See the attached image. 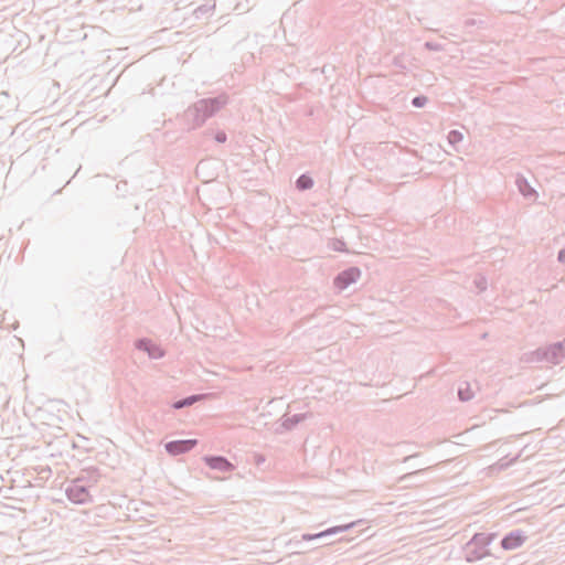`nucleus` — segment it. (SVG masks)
<instances>
[{"mask_svg": "<svg viewBox=\"0 0 565 565\" xmlns=\"http://www.w3.org/2000/svg\"><path fill=\"white\" fill-rule=\"evenodd\" d=\"M498 537L495 532H477L462 546V557L467 563H476L486 557L499 559L491 551V544Z\"/></svg>", "mask_w": 565, "mask_h": 565, "instance_id": "f03ea898", "label": "nucleus"}, {"mask_svg": "<svg viewBox=\"0 0 565 565\" xmlns=\"http://www.w3.org/2000/svg\"><path fill=\"white\" fill-rule=\"evenodd\" d=\"M462 132L457 129L450 130L447 135V140L455 150H457V146L462 141Z\"/></svg>", "mask_w": 565, "mask_h": 565, "instance_id": "f3484780", "label": "nucleus"}, {"mask_svg": "<svg viewBox=\"0 0 565 565\" xmlns=\"http://www.w3.org/2000/svg\"><path fill=\"white\" fill-rule=\"evenodd\" d=\"M67 499L74 504H88L93 502L89 489L72 480L65 489Z\"/></svg>", "mask_w": 565, "mask_h": 565, "instance_id": "20e7f679", "label": "nucleus"}, {"mask_svg": "<svg viewBox=\"0 0 565 565\" xmlns=\"http://www.w3.org/2000/svg\"><path fill=\"white\" fill-rule=\"evenodd\" d=\"M205 466L212 470H218L221 472H231L235 469V465L232 463L226 457L221 455H205L202 458Z\"/></svg>", "mask_w": 565, "mask_h": 565, "instance_id": "1a4fd4ad", "label": "nucleus"}, {"mask_svg": "<svg viewBox=\"0 0 565 565\" xmlns=\"http://www.w3.org/2000/svg\"><path fill=\"white\" fill-rule=\"evenodd\" d=\"M515 185L518 188V191L520 194L529 201H536L539 194L537 191L529 183L527 179L521 174L518 173L515 177Z\"/></svg>", "mask_w": 565, "mask_h": 565, "instance_id": "f8f14e48", "label": "nucleus"}, {"mask_svg": "<svg viewBox=\"0 0 565 565\" xmlns=\"http://www.w3.org/2000/svg\"><path fill=\"white\" fill-rule=\"evenodd\" d=\"M200 399V395H189L184 398H181L179 401H175L172 405V407L174 409H181V408H184V407H189L191 405H193L195 402H198Z\"/></svg>", "mask_w": 565, "mask_h": 565, "instance_id": "dca6fc26", "label": "nucleus"}, {"mask_svg": "<svg viewBox=\"0 0 565 565\" xmlns=\"http://www.w3.org/2000/svg\"><path fill=\"white\" fill-rule=\"evenodd\" d=\"M392 65L398 70L399 73H404L407 70V64L404 54H397L392 60Z\"/></svg>", "mask_w": 565, "mask_h": 565, "instance_id": "6ab92c4d", "label": "nucleus"}, {"mask_svg": "<svg viewBox=\"0 0 565 565\" xmlns=\"http://www.w3.org/2000/svg\"><path fill=\"white\" fill-rule=\"evenodd\" d=\"M313 184L315 181L309 173L300 174L295 182V186L299 191L310 190L313 186Z\"/></svg>", "mask_w": 565, "mask_h": 565, "instance_id": "4468645a", "label": "nucleus"}, {"mask_svg": "<svg viewBox=\"0 0 565 565\" xmlns=\"http://www.w3.org/2000/svg\"><path fill=\"white\" fill-rule=\"evenodd\" d=\"M475 285H476L477 289L479 290V292L484 291L488 286L486 277L480 276V277L476 278Z\"/></svg>", "mask_w": 565, "mask_h": 565, "instance_id": "393cba45", "label": "nucleus"}, {"mask_svg": "<svg viewBox=\"0 0 565 565\" xmlns=\"http://www.w3.org/2000/svg\"><path fill=\"white\" fill-rule=\"evenodd\" d=\"M527 535L523 530L516 529L508 532L500 542V546L504 551L515 550L524 544Z\"/></svg>", "mask_w": 565, "mask_h": 565, "instance_id": "6e6552de", "label": "nucleus"}, {"mask_svg": "<svg viewBox=\"0 0 565 565\" xmlns=\"http://www.w3.org/2000/svg\"><path fill=\"white\" fill-rule=\"evenodd\" d=\"M137 350L145 352L149 359L159 360L166 355L164 349L149 338H140L135 342Z\"/></svg>", "mask_w": 565, "mask_h": 565, "instance_id": "423d86ee", "label": "nucleus"}, {"mask_svg": "<svg viewBox=\"0 0 565 565\" xmlns=\"http://www.w3.org/2000/svg\"><path fill=\"white\" fill-rule=\"evenodd\" d=\"M331 248L335 252H347V243L343 238H334L330 244Z\"/></svg>", "mask_w": 565, "mask_h": 565, "instance_id": "412c9836", "label": "nucleus"}, {"mask_svg": "<svg viewBox=\"0 0 565 565\" xmlns=\"http://www.w3.org/2000/svg\"><path fill=\"white\" fill-rule=\"evenodd\" d=\"M198 439H177L164 444V449L170 456L184 455L198 446Z\"/></svg>", "mask_w": 565, "mask_h": 565, "instance_id": "0eeeda50", "label": "nucleus"}, {"mask_svg": "<svg viewBox=\"0 0 565 565\" xmlns=\"http://www.w3.org/2000/svg\"><path fill=\"white\" fill-rule=\"evenodd\" d=\"M215 9V1L212 0H207L204 4H201L195 10H194V14L196 18H200L202 15H205L207 13H210L212 10Z\"/></svg>", "mask_w": 565, "mask_h": 565, "instance_id": "a211bd4d", "label": "nucleus"}, {"mask_svg": "<svg viewBox=\"0 0 565 565\" xmlns=\"http://www.w3.org/2000/svg\"><path fill=\"white\" fill-rule=\"evenodd\" d=\"M308 417V414H294L291 416L284 415L281 417V427H284L285 430H291L295 427H297L301 422H303Z\"/></svg>", "mask_w": 565, "mask_h": 565, "instance_id": "ddd939ff", "label": "nucleus"}, {"mask_svg": "<svg viewBox=\"0 0 565 565\" xmlns=\"http://www.w3.org/2000/svg\"><path fill=\"white\" fill-rule=\"evenodd\" d=\"M457 395L461 402L470 401L473 397L470 384L468 382H462L458 387Z\"/></svg>", "mask_w": 565, "mask_h": 565, "instance_id": "2eb2a0df", "label": "nucleus"}, {"mask_svg": "<svg viewBox=\"0 0 565 565\" xmlns=\"http://www.w3.org/2000/svg\"><path fill=\"white\" fill-rule=\"evenodd\" d=\"M102 477L100 470L97 467H87L81 470L79 475L73 480L86 488H92L99 481Z\"/></svg>", "mask_w": 565, "mask_h": 565, "instance_id": "9d476101", "label": "nucleus"}, {"mask_svg": "<svg viewBox=\"0 0 565 565\" xmlns=\"http://www.w3.org/2000/svg\"><path fill=\"white\" fill-rule=\"evenodd\" d=\"M564 359L565 351L559 341L540 347L525 354V361L529 363L546 362L556 365Z\"/></svg>", "mask_w": 565, "mask_h": 565, "instance_id": "7ed1b4c3", "label": "nucleus"}, {"mask_svg": "<svg viewBox=\"0 0 565 565\" xmlns=\"http://www.w3.org/2000/svg\"><path fill=\"white\" fill-rule=\"evenodd\" d=\"M424 47L427 50V51H431V52H439L443 50V45L437 43V42H431V41H427L424 43Z\"/></svg>", "mask_w": 565, "mask_h": 565, "instance_id": "5701e85b", "label": "nucleus"}, {"mask_svg": "<svg viewBox=\"0 0 565 565\" xmlns=\"http://www.w3.org/2000/svg\"><path fill=\"white\" fill-rule=\"evenodd\" d=\"M355 524H356L355 522H351L348 524L331 526V527H328L318 533H305V534H302L301 539H302V541H313V540H318V539L329 537L331 535L347 532L350 529H352Z\"/></svg>", "mask_w": 565, "mask_h": 565, "instance_id": "9b49d317", "label": "nucleus"}, {"mask_svg": "<svg viewBox=\"0 0 565 565\" xmlns=\"http://www.w3.org/2000/svg\"><path fill=\"white\" fill-rule=\"evenodd\" d=\"M417 456H418V454H413V455L406 456V457H404L403 462H407V461H409L412 458L417 457Z\"/></svg>", "mask_w": 565, "mask_h": 565, "instance_id": "bb28decb", "label": "nucleus"}, {"mask_svg": "<svg viewBox=\"0 0 565 565\" xmlns=\"http://www.w3.org/2000/svg\"><path fill=\"white\" fill-rule=\"evenodd\" d=\"M204 134L205 136H213V139L217 143H225L227 140V135L224 130H217L216 132H213V130L207 129Z\"/></svg>", "mask_w": 565, "mask_h": 565, "instance_id": "aec40b11", "label": "nucleus"}, {"mask_svg": "<svg viewBox=\"0 0 565 565\" xmlns=\"http://www.w3.org/2000/svg\"><path fill=\"white\" fill-rule=\"evenodd\" d=\"M228 103V96L223 93L214 97L202 98L185 110V117L192 124L191 129H196L205 124Z\"/></svg>", "mask_w": 565, "mask_h": 565, "instance_id": "f257e3e1", "label": "nucleus"}, {"mask_svg": "<svg viewBox=\"0 0 565 565\" xmlns=\"http://www.w3.org/2000/svg\"><path fill=\"white\" fill-rule=\"evenodd\" d=\"M360 277L361 269L358 266H350L335 275L333 285L338 290L342 291L352 284H355Z\"/></svg>", "mask_w": 565, "mask_h": 565, "instance_id": "39448f33", "label": "nucleus"}, {"mask_svg": "<svg viewBox=\"0 0 565 565\" xmlns=\"http://www.w3.org/2000/svg\"><path fill=\"white\" fill-rule=\"evenodd\" d=\"M557 260L562 264H565V248L558 250Z\"/></svg>", "mask_w": 565, "mask_h": 565, "instance_id": "a878e982", "label": "nucleus"}, {"mask_svg": "<svg viewBox=\"0 0 565 565\" xmlns=\"http://www.w3.org/2000/svg\"><path fill=\"white\" fill-rule=\"evenodd\" d=\"M428 103V97L425 95H417L412 99V105L415 108H423Z\"/></svg>", "mask_w": 565, "mask_h": 565, "instance_id": "4be33fe9", "label": "nucleus"}, {"mask_svg": "<svg viewBox=\"0 0 565 565\" xmlns=\"http://www.w3.org/2000/svg\"><path fill=\"white\" fill-rule=\"evenodd\" d=\"M426 471V468H422V469H417L413 472H408V473H405L403 475L401 478H399V481L401 482H406L408 481L409 479H412L413 477L417 476V475H420V473H424Z\"/></svg>", "mask_w": 565, "mask_h": 565, "instance_id": "b1692460", "label": "nucleus"}]
</instances>
